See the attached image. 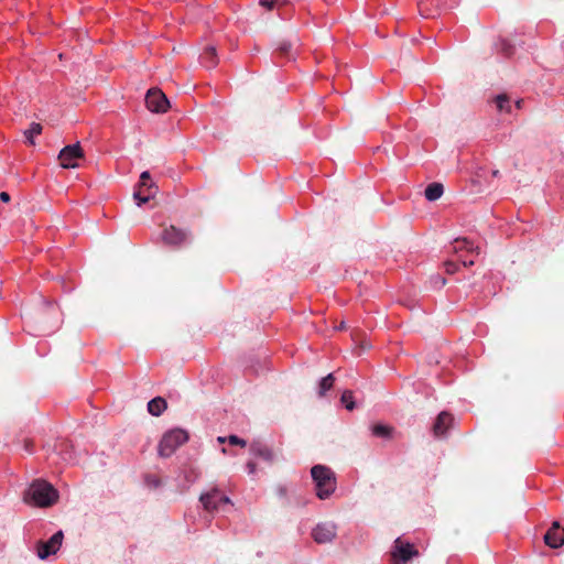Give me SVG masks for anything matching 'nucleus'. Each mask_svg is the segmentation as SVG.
Wrapping results in <instances>:
<instances>
[{
	"instance_id": "b1692460",
	"label": "nucleus",
	"mask_w": 564,
	"mask_h": 564,
	"mask_svg": "<svg viewBox=\"0 0 564 564\" xmlns=\"http://www.w3.org/2000/svg\"><path fill=\"white\" fill-rule=\"evenodd\" d=\"M289 2V0H260V6L268 10H273L281 6H284Z\"/></svg>"
},
{
	"instance_id": "f03ea898",
	"label": "nucleus",
	"mask_w": 564,
	"mask_h": 564,
	"mask_svg": "<svg viewBox=\"0 0 564 564\" xmlns=\"http://www.w3.org/2000/svg\"><path fill=\"white\" fill-rule=\"evenodd\" d=\"M188 434L182 429H174L166 432L161 438L158 452L161 457H170L181 445L186 443Z\"/></svg>"
},
{
	"instance_id": "72a5a7b5",
	"label": "nucleus",
	"mask_w": 564,
	"mask_h": 564,
	"mask_svg": "<svg viewBox=\"0 0 564 564\" xmlns=\"http://www.w3.org/2000/svg\"><path fill=\"white\" fill-rule=\"evenodd\" d=\"M0 200L3 202V203H9L10 202V195L7 192H1L0 193Z\"/></svg>"
},
{
	"instance_id": "423d86ee",
	"label": "nucleus",
	"mask_w": 564,
	"mask_h": 564,
	"mask_svg": "<svg viewBox=\"0 0 564 564\" xmlns=\"http://www.w3.org/2000/svg\"><path fill=\"white\" fill-rule=\"evenodd\" d=\"M84 159V151L79 142L64 147L58 154V161L63 169H76L78 161Z\"/></svg>"
},
{
	"instance_id": "0eeeda50",
	"label": "nucleus",
	"mask_w": 564,
	"mask_h": 564,
	"mask_svg": "<svg viewBox=\"0 0 564 564\" xmlns=\"http://www.w3.org/2000/svg\"><path fill=\"white\" fill-rule=\"evenodd\" d=\"M199 500L207 511H217L220 510L223 506L231 503L230 499L217 488L202 495Z\"/></svg>"
},
{
	"instance_id": "9b49d317",
	"label": "nucleus",
	"mask_w": 564,
	"mask_h": 564,
	"mask_svg": "<svg viewBox=\"0 0 564 564\" xmlns=\"http://www.w3.org/2000/svg\"><path fill=\"white\" fill-rule=\"evenodd\" d=\"M453 416L448 412H441L433 424V433L435 437L442 438L447 435V431L452 426Z\"/></svg>"
},
{
	"instance_id": "2f4dec72",
	"label": "nucleus",
	"mask_w": 564,
	"mask_h": 564,
	"mask_svg": "<svg viewBox=\"0 0 564 564\" xmlns=\"http://www.w3.org/2000/svg\"><path fill=\"white\" fill-rule=\"evenodd\" d=\"M445 267L448 273H454L457 269V265L454 262H446Z\"/></svg>"
},
{
	"instance_id": "e433bc0d",
	"label": "nucleus",
	"mask_w": 564,
	"mask_h": 564,
	"mask_svg": "<svg viewBox=\"0 0 564 564\" xmlns=\"http://www.w3.org/2000/svg\"><path fill=\"white\" fill-rule=\"evenodd\" d=\"M311 535L314 539V541H317V531L315 529L312 530Z\"/></svg>"
},
{
	"instance_id": "6e6552de",
	"label": "nucleus",
	"mask_w": 564,
	"mask_h": 564,
	"mask_svg": "<svg viewBox=\"0 0 564 564\" xmlns=\"http://www.w3.org/2000/svg\"><path fill=\"white\" fill-rule=\"evenodd\" d=\"M145 104L152 112H165L170 107L166 96L158 88L149 89L145 96Z\"/></svg>"
},
{
	"instance_id": "f3484780",
	"label": "nucleus",
	"mask_w": 564,
	"mask_h": 564,
	"mask_svg": "<svg viewBox=\"0 0 564 564\" xmlns=\"http://www.w3.org/2000/svg\"><path fill=\"white\" fill-rule=\"evenodd\" d=\"M496 107L499 112H506L511 113L512 112V105L510 98L505 95H498L495 98Z\"/></svg>"
},
{
	"instance_id": "2eb2a0df",
	"label": "nucleus",
	"mask_w": 564,
	"mask_h": 564,
	"mask_svg": "<svg viewBox=\"0 0 564 564\" xmlns=\"http://www.w3.org/2000/svg\"><path fill=\"white\" fill-rule=\"evenodd\" d=\"M202 62L206 67H214L217 65V54L215 46L208 45L200 55Z\"/></svg>"
},
{
	"instance_id": "5701e85b",
	"label": "nucleus",
	"mask_w": 564,
	"mask_h": 564,
	"mask_svg": "<svg viewBox=\"0 0 564 564\" xmlns=\"http://www.w3.org/2000/svg\"><path fill=\"white\" fill-rule=\"evenodd\" d=\"M334 383V376L333 373H328L326 377L322 378L319 380V394H323L324 392L328 391Z\"/></svg>"
},
{
	"instance_id": "aec40b11",
	"label": "nucleus",
	"mask_w": 564,
	"mask_h": 564,
	"mask_svg": "<svg viewBox=\"0 0 564 564\" xmlns=\"http://www.w3.org/2000/svg\"><path fill=\"white\" fill-rule=\"evenodd\" d=\"M42 126L37 122H32L30 128L24 131V137L29 144H34V137L41 134Z\"/></svg>"
},
{
	"instance_id": "4be33fe9",
	"label": "nucleus",
	"mask_w": 564,
	"mask_h": 564,
	"mask_svg": "<svg viewBox=\"0 0 564 564\" xmlns=\"http://www.w3.org/2000/svg\"><path fill=\"white\" fill-rule=\"evenodd\" d=\"M340 401L348 411H352L356 408L352 392L349 390L343 392Z\"/></svg>"
},
{
	"instance_id": "f8f14e48",
	"label": "nucleus",
	"mask_w": 564,
	"mask_h": 564,
	"mask_svg": "<svg viewBox=\"0 0 564 564\" xmlns=\"http://www.w3.org/2000/svg\"><path fill=\"white\" fill-rule=\"evenodd\" d=\"M337 524L334 521L319 523V544L330 543L337 536Z\"/></svg>"
},
{
	"instance_id": "7c9ffc66",
	"label": "nucleus",
	"mask_w": 564,
	"mask_h": 564,
	"mask_svg": "<svg viewBox=\"0 0 564 564\" xmlns=\"http://www.w3.org/2000/svg\"><path fill=\"white\" fill-rule=\"evenodd\" d=\"M23 448H24L28 453H32V451H33V442H32V440H24V442H23Z\"/></svg>"
},
{
	"instance_id": "dca6fc26",
	"label": "nucleus",
	"mask_w": 564,
	"mask_h": 564,
	"mask_svg": "<svg viewBox=\"0 0 564 564\" xmlns=\"http://www.w3.org/2000/svg\"><path fill=\"white\" fill-rule=\"evenodd\" d=\"M444 188L441 183H432L425 188V198L429 202L437 200L443 195Z\"/></svg>"
},
{
	"instance_id": "1a4fd4ad",
	"label": "nucleus",
	"mask_w": 564,
	"mask_h": 564,
	"mask_svg": "<svg viewBox=\"0 0 564 564\" xmlns=\"http://www.w3.org/2000/svg\"><path fill=\"white\" fill-rule=\"evenodd\" d=\"M162 241L172 247H180L188 238V234L175 226L164 228L162 231Z\"/></svg>"
},
{
	"instance_id": "f257e3e1",
	"label": "nucleus",
	"mask_w": 564,
	"mask_h": 564,
	"mask_svg": "<svg viewBox=\"0 0 564 564\" xmlns=\"http://www.w3.org/2000/svg\"><path fill=\"white\" fill-rule=\"evenodd\" d=\"M24 499L36 507L47 508L57 502L58 491L45 480H35L25 492Z\"/></svg>"
},
{
	"instance_id": "39448f33",
	"label": "nucleus",
	"mask_w": 564,
	"mask_h": 564,
	"mask_svg": "<svg viewBox=\"0 0 564 564\" xmlns=\"http://www.w3.org/2000/svg\"><path fill=\"white\" fill-rule=\"evenodd\" d=\"M63 531H57L47 541H37L35 543V552L40 560H46L50 555H54L61 549L63 543Z\"/></svg>"
},
{
	"instance_id": "473e14b6",
	"label": "nucleus",
	"mask_w": 564,
	"mask_h": 564,
	"mask_svg": "<svg viewBox=\"0 0 564 564\" xmlns=\"http://www.w3.org/2000/svg\"><path fill=\"white\" fill-rule=\"evenodd\" d=\"M317 475H318V471H317V465L313 466L311 468V476H312V479L313 481L317 485Z\"/></svg>"
},
{
	"instance_id": "bb28decb",
	"label": "nucleus",
	"mask_w": 564,
	"mask_h": 564,
	"mask_svg": "<svg viewBox=\"0 0 564 564\" xmlns=\"http://www.w3.org/2000/svg\"><path fill=\"white\" fill-rule=\"evenodd\" d=\"M145 482L151 488H158L161 485V480L155 475H148L145 477Z\"/></svg>"
},
{
	"instance_id": "9d476101",
	"label": "nucleus",
	"mask_w": 564,
	"mask_h": 564,
	"mask_svg": "<svg viewBox=\"0 0 564 564\" xmlns=\"http://www.w3.org/2000/svg\"><path fill=\"white\" fill-rule=\"evenodd\" d=\"M544 542L552 549H557L564 544V529L560 527L558 522H554L544 534Z\"/></svg>"
},
{
	"instance_id": "58836bf2",
	"label": "nucleus",
	"mask_w": 564,
	"mask_h": 564,
	"mask_svg": "<svg viewBox=\"0 0 564 564\" xmlns=\"http://www.w3.org/2000/svg\"><path fill=\"white\" fill-rule=\"evenodd\" d=\"M217 441H218L219 443H225L226 437H224V436H219V437L217 438Z\"/></svg>"
},
{
	"instance_id": "ea45409f",
	"label": "nucleus",
	"mask_w": 564,
	"mask_h": 564,
	"mask_svg": "<svg viewBox=\"0 0 564 564\" xmlns=\"http://www.w3.org/2000/svg\"><path fill=\"white\" fill-rule=\"evenodd\" d=\"M516 107H517V108H520V107H521V100H518V101L516 102Z\"/></svg>"
},
{
	"instance_id": "4c0bfd02",
	"label": "nucleus",
	"mask_w": 564,
	"mask_h": 564,
	"mask_svg": "<svg viewBox=\"0 0 564 564\" xmlns=\"http://www.w3.org/2000/svg\"><path fill=\"white\" fill-rule=\"evenodd\" d=\"M502 45H503V50H505L506 54H510V47L507 46V44L505 42H502Z\"/></svg>"
},
{
	"instance_id": "4468645a",
	"label": "nucleus",
	"mask_w": 564,
	"mask_h": 564,
	"mask_svg": "<svg viewBox=\"0 0 564 564\" xmlns=\"http://www.w3.org/2000/svg\"><path fill=\"white\" fill-rule=\"evenodd\" d=\"M166 408H167V403H166L165 399H163L161 397H156V398L152 399L151 401H149V403H148V411L153 416L161 415L166 410Z\"/></svg>"
},
{
	"instance_id": "a211bd4d",
	"label": "nucleus",
	"mask_w": 564,
	"mask_h": 564,
	"mask_svg": "<svg viewBox=\"0 0 564 564\" xmlns=\"http://www.w3.org/2000/svg\"><path fill=\"white\" fill-rule=\"evenodd\" d=\"M453 250L455 252L463 251V250L474 252V251H478V247H475L474 243L466 238H457L453 242Z\"/></svg>"
},
{
	"instance_id": "393cba45",
	"label": "nucleus",
	"mask_w": 564,
	"mask_h": 564,
	"mask_svg": "<svg viewBox=\"0 0 564 564\" xmlns=\"http://www.w3.org/2000/svg\"><path fill=\"white\" fill-rule=\"evenodd\" d=\"M153 184L151 182V175L148 171H144L140 175L139 188H149V185Z\"/></svg>"
},
{
	"instance_id": "c85d7f7f",
	"label": "nucleus",
	"mask_w": 564,
	"mask_h": 564,
	"mask_svg": "<svg viewBox=\"0 0 564 564\" xmlns=\"http://www.w3.org/2000/svg\"><path fill=\"white\" fill-rule=\"evenodd\" d=\"M431 283L435 286V288H442L445 285L446 283V280L441 276V275H434L431 278Z\"/></svg>"
},
{
	"instance_id": "c9c22d12",
	"label": "nucleus",
	"mask_w": 564,
	"mask_h": 564,
	"mask_svg": "<svg viewBox=\"0 0 564 564\" xmlns=\"http://www.w3.org/2000/svg\"><path fill=\"white\" fill-rule=\"evenodd\" d=\"M463 264H464L465 267H467V265H473V264H474V260H463Z\"/></svg>"
},
{
	"instance_id": "f704fd0d",
	"label": "nucleus",
	"mask_w": 564,
	"mask_h": 564,
	"mask_svg": "<svg viewBox=\"0 0 564 564\" xmlns=\"http://www.w3.org/2000/svg\"><path fill=\"white\" fill-rule=\"evenodd\" d=\"M247 468L249 474H253L256 471L257 465L254 462H248Z\"/></svg>"
},
{
	"instance_id": "ddd939ff",
	"label": "nucleus",
	"mask_w": 564,
	"mask_h": 564,
	"mask_svg": "<svg viewBox=\"0 0 564 564\" xmlns=\"http://www.w3.org/2000/svg\"><path fill=\"white\" fill-rule=\"evenodd\" d=\"M156 192V188L154 184L149 185V188H138L137 192H134L133 197L137 200V205L141 206L148 202H150L151 198L154 197V194Z\"/></svg>"
},
{
	"instance_id": "c756f323",
	"label": "nucleus",
	"mask_w": 564,
	"mask_h": 564,
	"mask_svg": "<svg viewBox=\"0 0 564 564\" xmlns=\"http://www.w3.org/2000/svg\"><path fill=\"white\" fill-rule=\"evenodd\" d=\"M437 4L442 2L444 9H452L456 7L459 0H436Z\"/></svg>"
},
{
	"instance_id": "a878e982",
	"label": "nucleus",
	"mask_w": 564,
	"mask_h": 564,
	"mask_svg": "<svg viewBox=\"0 0 564 564\" xmlns=\"http://www.w3.org/2000/svg\"><path fill=\"white\" fill-rule=\"evenodd\" d=\"M292 45L290 42L282 41L279 43L276 50L280 53L281 56H289L291 52Z\"/></svg>"
},
{
	"instance_id": "a19ab883",
	"label": "nucleus",
	"mask_w": 564,
	"mask_h": 564,
	"mask_svg": "<svg viewBox=\"0 0 564 564\" xmlns=\"http://www.w3.org/2000/svg\"><path fill=\"white\" fill-rule=\"evenodd\" d=\"M498 173H499L498 171H494V172H492V175H494V176H497V175H498Z\"/></svg>"
},
{
	"instance_id": "6ab92c4d",
	"label": "nucleus",
	"mask_w": 564,
	"mask_h": 564,
	"mask_svg": "<svg viewBox=\"0 0 564 564\" xmlns=\"http://www.w3.org/2000/svg\"><path fill=\"white\" fill-rule=\"evenodd\" d=\"M251 452L256 455V456H259L261 458H263L264 460H272V452L267 447V446H263L262 444L260 443H253L250 447Z\"/></svg>"
},
{
	"instance_id": "7ed1b4c3",
	"label": "nucleus",
	"mask_w": 564,
	"mask_h": 564,
	"mask_svg": "<svg viewBox=\"0 0 564 564\" xmlns=\"http://www.w3.org/2000/svg\"><path fill=\"white\" fill-rule=\"evenodd\" d=\"M337 477L333 469L319 465V500H327L337 492Z\"/></svg>"
},
{
	"instance_id": "20e7f679",
	"label": "nucleus",
	"mask_w": 564,
	"mask_h": 564,
	"mask_svg": "<svg viewBox=\"0 0 564 564\" xmlns=\"http://www.w3.org/2000/svg\"><path fill=\"white\" fill-rule=\"evenodd\" d=\"M419 555L413 544L403 542L401 538H397L391 550V558L393 564H405L411 558Z\"/></svg>"
},
{
	"instance_id": "cd10ccee",
	"label": "nucleus",
	"mask_w": 564,
	"mask_h": 564,
	"mask_svg": "<svg viewBox=\"0 0 564 564\" xmlns=\"http://www.w3.org/2000/svg\"><path fill=\"white\" fill-rule=\"evenodd\" d=\"M228 442L230 445H238L241 447H245L247 445V442L245 440L238 437L237 435L228 436Z\"/></svg>"
},
{
	"instance_id": "412c9836",
	"label": "nucleus",
	"mask_w": 564,
	"mask_h": 564,
	"mask_svg": "<svg viewBox=\"0 0 564 564\" xmlns=\"http://www.w3.org/2000/svg\"><path fill=\"white\" fill-rule=\"evenodd\" d=\"M391 433L392 429L388 425L376 424L372 426V434L377 437L389 438Z\"/></svg>"
}]
</instances>
